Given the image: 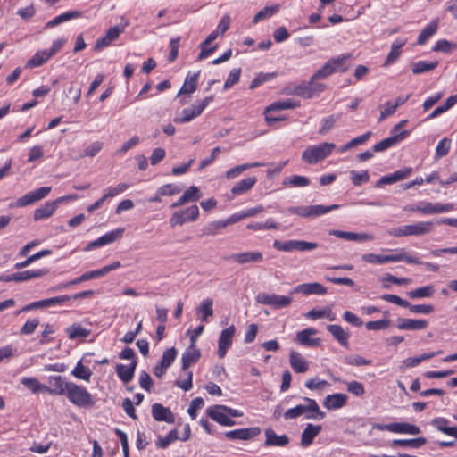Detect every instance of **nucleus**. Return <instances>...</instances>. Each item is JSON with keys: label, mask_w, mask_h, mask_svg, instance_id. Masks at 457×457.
Returning a JSON list of instances; mask_svg holds the SVG:
<instances>
[{"label": "nucleus", "mask_w": 457, "mask_h": 457, "mask_svg": "<svg viewBox=\"0 0 457 457\" xmlns=\"http://www.w3.org/2000/svg\"><path fill=\"white\" fill-rule=\"evenodd\" d=\"M434 293V287L432 286H426L422 287L416 288L407 293L410 298H423V297H430Z\"/></svg>", "instance_id": "nucleus-53"}, {"label": "nucleus", "mask_w": 457, "mask_h": 457, "mask_svg": "<svg viewBox=\"0 0 457 457\" xmlns=\"http://www.w3.org/2000/svg\"><path fill=\"white\" fill-rule=\"evenodd\" d=\"M208 416L222 426H234L236 421L224 411V405H215L207 409Z\"/></svg>", "instance_id": "nucleus-17"}, {"label": "nucleus", "mask_w": 457, "mask_h": 457, "mask_svg": "<svg viewBox=\"0 0 457 457\" xmlns=\"http://www.w3.org/2000/svg\"><path fill=\"white\" fill-rule=\"evenodd\" d=\"M199 217V208L196 204H193L186 209L175 212L170 219V225L171 228L182 226L187 222H193Z\"/></svg>", "instance_id": "nucleus-8"}, {"label": "nucleus", "mask_w": 457, "mask_h": 457, "mask_svg": "<svg viewBox=\"0 0 457 457\" xmlns=\"http://www.w3.org/2000/svg\"><path fill=\"white\" fill-rule=\"evenodd\" d=\"M450 147H451V139H449L447 137H444L443 139H441L436 145L435 158L440 159V158L447 155V154L449 153Z\"/></svg>", "instance_id": "nucleus-56"}, {"label": "nucleus", "mask_w": 457, "mask_h": 457, "mask_svg": "<svg viewBox=\"0 0 457 457\" xmlns=\"http://www.w3.org/2000/svg\"><path fill=\"white\" fill-rule=\"evenodd\" d=\"M391 428L392 433L397 434L418 435L420 433L419 427L405 422L391 423Z\"/></svg>", "instance_id": "nucleus-39"}, {"label": "nucleus", "mask_w": 457, "mask_h": 457, "mask_svg": "<svg viewBox=\"0 0 457 457\" xmlns=\"http://www.w3.org/2000/svg\"><path fill=\"white\" fill-rule=\"evenodd\" d=\"M273 246L275 249L283 252H291L294 250L306 252L316 249L318 247V244L303 240H288L284 242L275 240L273 243Z\"/></svg>", "instance_id": "nucleus-9"}, {"label": "nucleus", "mask_w": 457, "mask_h": 457, "mask_svg": "<svg viewBox=\"0 0 457 457\" xmlns=\"http://www.w3.org/2000/svg\"><path fill=\"white\" fill-rule=\"evenodd\" d=\"M213 300L206 298L203 300L196 308L197 314L202 321L206 322L209 317L213 315Z\"/></svg>", "instance_id": "nucleus-38"}, {"label": "nucleus", "mask_w": 457, "mask_h": 457, "mask_svg": "<svg viewBox=\"0 0 457 457\" xmlns=\"http://www.w3.org/2000/svg\"><path fill=\"white\" fill-rule=\"evenodd\" d=\"M51 192L50 187H42L34 191H30L24 195L23 196L17 199L15 203L10 204L11 207L19 208L25 207L29 204H32L36 202H38L48 195Z\"/></svg>", "instance_id": "nucleus-10"}, {"label": "nucleus", "mask_w": 457, "mask_h": 457, "mask_svg": "<svg viewBox=\"0 0 457 457\" xmlns=\"http://www.w3.org/2000/svg\"><path fill=\"white\" fill-rule=\"evenodd\" d=\"M152 415L157 421H165L170 424L175 422V417L171 411L161 403L152 405Z\"/></svg>", "instance_id": "nucleus-25"}, {"label": "nucleus", "mask_w": 457, "mask_h": 457, "mask_svg": "<svg viewBox=\"0 0 457 457\" xmlns=\"http://www.w3.org/2000/svg\"><path fill=\"white\" fill-rule=\"evenodd\" d=\"M361 260L370 264H385L387 263V256L375 253H365L361 256Z\"/></svg>", "instance_id": "nucleus-58"}, {"label": "nucleus", "mask_w": 457, "mask_h": 457, "mask_svg": "<svg viewBox=\"0 0 457 457\" xmlns=\"http://www.w3.org/2000/svg\"><path fill=\"white\" fill-rule=\"evenodd\" d=\"M200 71L193 73L192 75H187L185 80L184 85L180 88L179 95L180 94H192L197 88V80L199 77Z\"/></svg>", "instance_id": "nucleus-40"}, {"label": "nucleus", "mask_w": 457, "mask_h": 457, "mask_svg": "<svg viewBox=\"0 0 457 457\" xmlns=\"http://www.w3.org/2000/svg\"><path fill=\"white\" fill-rule=\"evenodd\" d=\"M201 197L202 194L199 188L195 186H191L176 202L170 204V208H177L189 202H196Z\"/></svg>", "instance_id": "nucleus-24"}, {"label": "nucleus", "mask_w": 457, "mask_h": 457, "mask_svg": "<svg viewBox=\"0 0 457 457\" xmlns=\"http://www.w3.org/2000/svg\"><path fill=\"white\" fill-rule=\"evenodd\" d=\"M344 361L347 365L357 367L371 364L370 360L365 359L360 355H348L345 357Z\"/></svg>", "instance_id": "nucleus-59"}, {"label": "nucleus", "mask_w": 457, "mask_h": 457, "mask_svg": "<svg viewBox=\"0 0 457 457\" xmlns=\"http://www.w3.org/2000/svg\"><path fill=\"white\" fill-rule=\"evenodd\" d=\"M317 333V330L312 328H305L303 330L299 331L296 334L295 341L302 345L304 346H318L320 344V338H312V336H314Z\"/></svg>", "instance_id": "nucleus-26"}, {"label": "nucleus", "mask_w": 457, "mask_h": 457, "mask_svg": "<svg viewBox=\"0 0 457 457\" xmlns=\"http://www.w3.org/2000/svg\"><path fill=\"white\" fill-rule=\"evenodd\" d=\"M328 289L323 285L318 282L312 283H303L297 285L293 287L290 291V294H303L304 295H325L327 294Z\"/></svg>", "instance_id": "nucleus-16"}, {"label": "nucleus", "mask_w": 457, "mask_h": 457, "mask_svg": "<svg viewBox=\"0 0 457 457\" xmlns=\"http://www.w3.org/2000/svg\"><path fill=\"white\" fill-rule=\"evenodd\" d=\"M227 259L243 265L246 263L261 262L263 260V255L261 252L258 251L244 252L238 253H232Z\"/></svg>", "instance_id": "nucleus-18"}, {"label": "nucleus", "mask_w": 457, "mask_h": 457, "mask_svg": "<svg viewBox=\"0 0 457 457\" xmlns=\"http://www.w3.org/2000/svg\"><path fill=\"white\" fill-rule=\"evenodd\" d=\"M347 395L342 393L328 395L323 400V405L328 410H338L347 402Z\"/></svg>", "instance_id": "nucleus-27"}, {"label": "nucleus", "mask_w": 457, "mask_h": 457, "mask_svg": "<svg viewBox=\"0 0 457 457\" xmlns=\"http://www.w3.org/2000/svg\"><path fill=\"white\" fill-rule=\"evenodd\" d=\"M278 10H279V5L278 4H275V5H272V6H266L263 9H262L261 11H259L254 15L253 21L254 23H256V22H258L259 21H261L262 19L269 18V17L272 16L273 14H275L276 12H278Z\"/></svg>", "instance_id": "nucleus-55"}, {"label": "nucleus", "mask_w": 457, "mask_h": 457, "mask_svg": "<svg viewBox=\"0 0 457 457\" xmlns=\"http://www.w3.org/2000/svg\"><path fill=\"white\" fill-rule=\"evenodd\" d=\"M71 299V297L67 295H58V296H54V297H51V298H47V299H43L42 300L43 308L60 305Z\"/></svg>", "instance_id": "nucleus-60"}, {"label": "nucleus", "mask_w": 457, "mask_h": 457, "mask_svg": "<svg viewBox=\"0 0 457 457\" xmlns=\"http://www.w3.org/2000/svg\"><path fill=\"white\" fill-rule=\"evenodd\" d=\"M261 434L259 427L238 428L235 430L227 431L224 434L225 438L228 440H251Z\"/></svg>", "instance_id": "nucleus-13"}, {"label": "nucleus", "mask_w": 457, "mask_h": 457, "mask_svg": "<svg viewBox=\"0 0 457 457\" xmlns=\"http://www.w3.org/2000/svg\"><path fill=\"white\" fill-rule=\"evenodd\" d=\"M235 332L236 328L234 325H230L229 327L221 331L218 341V356L220 358L222 359L225 357L228 349L232 345Z\"/></svg>", "instance_id": "nucleus-14"}, {"label": "nucleus", "mask_w": 457, "mask_h": 457, "mask_svg": "<svg viewBox=\"0 0 457 457\" xmlns=\"http://www.w3.org/2000/svg\"><path fill=\"white\" fill-rule=\"evenodd\" d=\"M123 30V27L114 26L110 28L103 37L96 40L94 47L95 50L98 51L109 46L112 41L116 40L120 37Z\"/></svg>", "instance_id": "nucleus-21"}, {"label": "nucleus", "mask_w": 457, "mask_h": 457, "mask_svg": "<svg viewBox=\"0 0 457 457\" xmlns=\"http://www.w3.org/2000/svg\"><path fill=\"white\" fill-rule=\"evenodd\" d=\"M201 357L200 350L195 345H189L186 352L182 354V370H187V368L196 362Z\"/></svg>", "instance_id": "nucleus-35"}, {"label": "nucleus", "mask_w": 457, "mask_h": 457, "mask_svg": "<svg viewBox=\"0 0 457 457\" xmlns=\"http://www.w3.org/2000/svg\"><path fill=\"white\" fill-rule=\"evenodd\" d=\"M276 76L275 73H259L250 84V89H254L258 87L260 85L270 80Z\"/></svg>", "instance_id": "nucleus-63"}, {"label": "nucleus", "mask_w": 457, "mask_h": 457, "mask_svg": "<svg viewBox=\"0 0 457 457\" xmlns=\"http://www.w3.org/2000/svg\"><path fill=\"white\" fill-rule=\"evenodd\" d=\"M335 147V144L328 142L308 146L302 154V160L309 164L317 163L327 158Z\"/></svg>", "instance_id": "nucleus-4"}, {"label": "nucleus", "mask_w": 457, "mask_h": 457, "mask_svg": "<svg viewBox=\"0 0 457 457\" xmlns=\"http://www.w3.org/2000/svg\"><path fill=\"white\" fill-rule=\"evenodd\" d=\"M438 29V22L436 21H432L428 23L420 33L417 40L418 45H423L426 41L430 38Z\"/></svg>", "instance_id": "nucleus-42"}, {"label": "nucleus", "mask_w": 457, "mask_h": 457, "mask_svg": "<svg viewBox=\"0 0 457 457\" xmlns=\"http://www.w3.org/2000/svg\"><path fill=\"white\" fill-rule=\"evenodd\" d=\"M327 329L341 345L348 348V339L350 337L348 331H345L341 326L336 324L328 325Z\"/></svg>", "instance_id": "nucleus-33"}, {"label": "nucleus", "mask_w": 457, "mask_h": 457, "mask_svg": "<svg viewBox=\"0 0 457 457\" xmlns=\"http://www.w3.org/2000/svg\"><path fill=\"white\" fill-rule=\"evenodd\" d=\"M213 101V96H209L199 101L196 104L182 111L180 117H175L173 121L178 124L187 123L201 115L207 105Z\"/></svg>", "instance_id": "nucleus-6"}, {"label": "nucleus", "mask_w": 457, "mask_h": 457, "mask_svg": "<svg viewBox=\"0 0 457 457\" xmlns=\"http://www.w3.org/2000/svg\"><path fill=\"white\" fill-rule=\"evenodd\" d=\"M350 174L351 180L354 186H361L362 183H366L370 179V175L367 170H364L361 173L357 172L356 170H352Z\"/></svg>", "instance_id": "nucleus-64"}, {"label": "nucleus", "mask_w": 457, "mask_h": 457, "mask_svg": "<svg viewBox=\"0 0 457 457\" xmlns=\"http://www.w3.org/2000/svg\"><path fill=\"white\" fill-rule=\"evenodd\" d=\"M321 428L320 425L307 424L301 436L302 446L306 447L312 445L313 439L319 435Z\"/></svg>", "instance_id": "nucleus-31"}, {"label": "nucleus", "mask_w": 457, "mask_h": 457, "mask_svg": "<svg viewBox=\"0 0 457 457\" xmlns=\"http://www.w3.org/2000/svg\"><path fill=\"white\" fill-rule=\"evenodd\" d=\"M241 75V69H233L230 71L225 83H224V89L227 90L233 87L234 85L237 84L240 79Z\"/></svg>", "instance_id": "nucleus-62"}, {"label": "nucleus", "mask_w": 457, "mask_h": 457, "mask_svg": "<svg viewBox=\"0 0 457 457\" xmlns=\"http://www.w3.org/2000/svg\"><path fill=\"white\" fill-rule=\"evenodd\" d=\"M58 204L56 200L51 202H46L43 205L37 208L34 211L33 218L35 220H40L44 219H47L55 212L57 209Z\"/></svg>", "instance_id": "nucleus-30"}, {"label": "nucleus", "mask_w": 457, "mask_h": 457, "mask_svg": "<svg viewBox=\"0 0 457 457\" xmlns=\"http://www.w3.org/2000/svg\"><path fill=\"white\" fill-rule=\"evenodd\" d=\"M412 172V168L406 167L402 170H398L392 174L381 177L377 182L376 187H380L384 185H390L395 182L401 181L408 178Z\"/></svg>", "instance_id": "nucleus-20"}, {"label": "nucleus", "mask_w": 457, "mask_h": 457, "mask_svg": "<svg viewBox=\"0 0 457 457\" xmlns=\"http://www.w3.org/2000/svg\"><path fill=\"white\" fill-rule=\"evenodd\" d=\"M298 105V104L290 99L285 101H278L267 106L266 112L294 109Z\"/></svg>", "instance_id": "nucleus-47"}, {"label": "nucleus", "mask_w": 457, "mask_h": 457, "mask_svg": "<svg viewBox=\"0 0 457 457\" xmlns=\"http://www.w3.org/2000/svg\"><path fill=\"white\" fill-rule=\"evenodd\" d=\"M51 56L46 49L38 50L25 64L26 69H34L45 64Z\"/></svg>", "instance_id": "nucleus-36"}, {"label": "nucleus", "mask_w": 457, "mask_h": 457, "mask_svg": "<svg viewBox=\"0 0 457 457\" xmlns=\"http://www.w3.org/2000/svg\"><path fill=\"white\" fill-rule=\"evenodd\" d=\"M80 16V12L77 11H71L64 12L62 14H60L54 18L53 20L47 21L46 23V28H54L61 23L66 22L68 21H71L74 18H78Z\"/></svg>", "instance_id": "nucleus-41"}, {"label": "nucleus", "mask_w": 457, "mask_h": 457, "mask_svg": "<svg viewBox=\"0 0 457 457\" xmlns=\"http://www.w3.org/2000/svg\"><path fill=\"white\" fill-rule=\"evenodd\" d=\"M348 58V55H341L337 58L330 59L312 76V80L325 79L333 74L339 69V67L345 64Z\"/></svg>", "instance_id": "nucleus-11"}, {"label": "nucleus", "mask_w": 457, "mask_h": 457, "mask_svg": "<svg viewBox=\"0 0 457 457\" xmlns=\"http://www.w3.org/2000/svg\"><path fill=\"white\" fill-rule=\"evenodd\" d=\"M256 300L258 303L271 306L276 310L289 307L293 303L291 295H280L277 294L261 293L257 295Z\"/></svg>", "instance_id": "nucleus-7"}, {"label": "nucleus", "mask_w": 457, "mask_h": 457, "mask_svg": "<svg viewBox=\"0 0 457 457\" xmlns=\"http://www.w3.org/2000/svg\"><path fill=\"white\" fill-rule=\"evenodd\" d=\"M339 204H331L328 206L316 204L307 206H291L287 212L302 218H315L324 215L331 211L339 209Z\"/></svg>", "instance_id": "nucleus-5"}, {"label": "nucleus", "mask_w": 457, "mask_h": 457, "mask_svg": "<svg viewBox=\"0 0 457 457\" xmlns=\"http://www.w3.org/2000/svg\"><path fill=\"white\" fill-rule=\"evenodd\" d=\"M179 439L178 432L176 429H172L165 437H158L156 445L162 449L167 448L172 442Z\"/></svg>", "instance_id": "nucleus-57"}, {"label": "nucleus", "mask_w": 457, "mask_h": 457, "mask_svg": "<svg viewBox=\"0 0 457 457\" xmlns=\"http://www.w3.org/2000/svg\"><path fill=\"white\" fill-rule=\"evenodd\" d=\"M137 364V361H133L129 366L123 364L116 365V373L123 383H129V381L132 380L135 374Z\"/></svg>", "instance_id": "nucleus-34"}, {"label": "nucleus", "mask_w": 457, "mask_h": 457, "mask_svg": "<svg viewBox=\"0 0 457 457\" xmlns=\"http://www.w3.org/2000/svg\"><path fill=\"white\" fill-rule=\"evenodd\" d=\"M289 362L292 369L297 373H304L309 369L308 361L302 356L301 353L295 351L290 352Z\"/></svg>", "instance_id": "nucleus-32"}, {"label": "nucleus", "mask_w": 457, "mask_h": 457, "mask_svg": "<svg viewBox=\"0 0 457 457\" xmlns=\"http://www.w3.org/2000/svg\"><path fill=\"white\" fill-rule=\"evenodd\" d=\"M313 81L314 80L311 79L308 83H302L301 85L297 86L294 90V94L305 98L312 97Z\"/></svg>", "instance_id": "nucleus-51"}, {"label": "nucleus", "mask_w": 457, "mask_h": 457, "mask_svg": "<svg viewBox=\"0 0 457 457\" xmlns=\"http://www.w3.org/2000/svg\"><path fill=\"white\" fill-rule=\"evenodd\" d=\"M255 177H248L234 185L231 188V193L234 195H238L248 192L256 183Z\"/></svg>", "instance_id": "nucleus-37"}, {"label": "nucleus", "mask_w": 457, "mask_h": 457, "mask_svg": "<svg viewBox=\"0 0 457 457\" xmlns=\"http://www.w3.org/2000/svg\"><path fill=\"white\" fill-rule=\"evenodd\" d=\"M310 184V180L307 177L304 176H299V175H293L288 178H287L283 185H290L295 187H307Z\"/></svg>", "instance_id": "nucleus-52"}, {"label": "nucleus", "mask_w": 457, "mask_h": 457, "mask_svg": "<svg viewBox=\"0 0 457 457\" xmlns=\"http://www.w3.org/2000/svg\"><path fill=\"white\" fill-rule=\"evenodd\" d=\"M51 253H52V251L49 249H45V250L39 251V252L36 253L35 254L29 256L25 261H23L21 262H17L14 265V267L17 270L26 268L29 265H30L32 262H34L45 256L50 255Z\"/></svg>", "instance_id": "nucleus-48"}, {"label": "nucleus", "mask_w": 457, "mask_h": 457, "mask_svg": "<svg viewBox=\"0 0 457 457\" xmlns=\"http://www.w3.org/2000/svg\"><path fill=\"white\" fill-rule=\"evenodd\" d=\"M434 223L432 221H419L411 225H403L388 231L395 237L423 236L431 232Z\"/></svg>", "instance_id": "nucleus-3"}, {"label": "nucleus", "mask_w": 457, "mask_h": 457, "mask_svg": "<svg viewBox=\"0 0 457 457\" xmlns=\"http://www.w3.org/2000/svg\"><path fill=\"white\" fill-rule=\"evenodd\" d=\"M406 44V39H397L391 46V51L387 55L386 64L394 62L401 54V48Z\"/></svg>", "instance_id": "nucleus-49"}, {"label": "nucleus", "mask_w": 457, "mask_h": 457, "mask_svg": "<svg viewBox=\"0 0 457 457\" xmlns=\"http://www.w3.org/2000/svg\"><path fill=\"white\" fill-rule=\"evenodd\" d=\"M303 400L307 403L306 405L299 404L294 408L288 409L284 413V418L286 420L295 419L304 413L307 419L322 420L325 417V412L320 410L314 399L304 397Z\"/></svg>", "instance_id": "nucleus-1"}, {"label": "nucleus", "mask_w": 457, "mask_h": 457, "mask_svg": "<svg viewBox=\"0 0 457 457\" xmlns=\"http://www.w3.org/2000/svg\"><path fill=\"white\" fill-rule=\"evenodd\" d=\"M177 353L178 352L175 347H170L165 350L162 353L160 363H162V366L169 368L174 361Z\"/></svg>", "instance_id": "nucleus-61"}, {"label": "nucleus", "mask_w": 457, "mask_h": 457, "mask_svg": "<svg viewBox=\"0 0 457 457\" xmlns=\"http://www.w3.org/2000/svg\"><path fill=\"white\" fill-rule=\"evenodd\" d=\"M49 386L46 392L50 395H66L71 382H66L62 376H52L48 378Z\"/></svg>", "instance_id": "nucleus-19"}, {"label": "nucleus", "mask_w": 457, "mask_h": 457, "mask_svg": "<svg viewBox=\"0 0 457 457\" xmlns=\"http://www.w3.org/2000/svg\"><path fill=\"white\" fill-rule=\"evenodd\" d=\"M49 273L48 269H37V270H29L24 271L16 272L11 275H8L4 278H0L1 280L5 282L15 281V282H22L27 281L32 278H40Z\"/></svg>", "instance_id": "nucleus-12"}, {"label": "nucleus", "mask_w": 457, "mask_h": 457, "mask_svg": "<svg viewBox=\"0 0 457 457\" xmlns=\"http://www.w3.org/2000/svg\"><path fill=\"white\" fill-rule=\"evenodd\" d=\"M66 396L71 403L81 408H91L96 403L92 395L85 387L72 382L70 383Z\"/></svg>", "instance_id": "nucleus-2"}, {"label": "nucleus", "mask_w": 457, "mask_h": 457, "mask_svg": "<svg viewBox=\"0 0 457 457\" xmlns=\"http://www.w3.org/2000/svg\"><path fill=\"white\" fill-rule=\"evenodd\" d=\"M386 256H387V262H388L404 261V262H406L407 263H410V264H420V263H422L418 259L408 255L405 253L404 249H403V248L397 250L396 253L386 255Z\"/></svg>", "instance_id": "nucleus-43"}, {"label": "nucleus", "mask_w": 457, "mask_h": 457, "mask_svg": "<svg viewBox=\"0 0 457 457\" xmlns=\"http://www.w3.org/2000/svg\"><path fill=\"white\" fill-rule=\"evenodd\" d=\"M124 233V228H119L117 229H114L112 231H110L99 238L90 242L85 248L86 251H90L92 249L104 246L105 245L112 244L118 240Z\"/></svg>", "instance_id": "nucleus-15"}, {"label": "nucleus", "mask_w": 457, "mask_h": 457, "mask_svg": "<svg viewBox=\"0 0 457 457\" xmlns=\"http://www.w3.org/2000/svg\"><path fill=\"white\" fill-rule=\"evenodd\" d=\"M422 209L421 213L423 214H435V213H443L446 212H450L453 209V204H439V203H429V202H421Z\"/></svg>", "instance_id": "nucleus-29"}, {"label": "nucleus", "mask_w": 457, "mask_h": 457, "mask_svg": "<svg viewBox=\"0 0 457 457\" xmlns=\"http://www.w3.org/2000/svg\"><path fill=\"white\" fill-rule=\"evenodd\" d=\"M21 383L34 394L46 392V386L40 384L36 378L24 377L21 379Z\"/></svg>", "instance_id": "nucleus-45"}, {"label": "nucleus", "mask_w": 457, "mask_h": 457, "mask_svg": "<svg viewBox=\"0 0 457 457\" xmlns=\"http://www.w3.org/2000/svg\"><path fill=\"white\" fill-rule=\"evenodd\" d=\"M438 64L437 61L426 62L423 61H419L412 64V72L414 74H420L423 72H427L434 70Z\"/></svg>", "instance_id": "nucleus-54"}, {"label": "nucleus", "mask_w": 457, "mask_h": 457, "mask_svg": "<svg viewBox=\"0 0 457 457\" xmlns=\"http://www.w3.org/2000/svg\"><path fill=\"white\" fill-rule=\"evenodd\" d=\"M265 446H286L289 444L287 435L278 436L272 428L265 429Z\"/></svg>", "instance_id": "nucleus-28"}, {"label": "nucleus", "mask_w": 457, "mask_h": 457, "mask_svg": "<svg viewBox=\"0 0 457 457\" xmlns=\"http://www.w3.org/2000/svg\"><path fill=\"white\" fill-rule=\"evenodd\" d=\"M71 374L77 378L89 381L92 376V371L89 368L83 365L81 361H79L71 371Z\"/></svg>", "instance_id": "nucleus-50"}, {"label": "nucleus", "mask_w": 457, "mask_h": 457, "mask_svg": "<svg viewBox=\"0 0 457 457\" xmlns=\"http://www.w3.org/2000/svg\"><path fill=\"white\" fill-rule=\"evenodd\" d=\"M428 322L426 320H413L399 318L397 320L396 328L400 330H421L427 328Z\"/></svg>", "instance_id": "nucleus-23"}, {"label": "nucleus", "mask_w": 457, "mask_h": 457, "mask_svg": "<svg viewBox=\"0 0 457 457\" xmlns=\"http://www.w3.org/2000/svg\"><path fill=\"white\" fill-rule=\"evenodd\" d=\"M66 333L68 334V337L72 340L79 337H87L90 334V330L83 328L80 324L74 323L66 328Z\"/></svg>", "instance_id": "nucleus-44"}, {"label": "nucleus", "mask_w": 457, "mask_h": 457, "mask_svg": "<svg viewBox=\"0 0 457 457\" xmlns=\"http://www.w3.org/2000/svg\"><path fill=\"white\" fill-rule=\"evenodd\" d=\"M427 443L425 437H417L412 439H395L392 442L395 446L419 448Z\"/></svg>", "instance_id": "nucleus-46"}, {"label": "nucleus", "mask_w": 457, "mask_h": 457, "mask_svg": "<svg viewBox=\"0 0 457 457\" xmlns=\"http://www.w3.org/2000/svg\"><path fill=\"white\" fill-rule=\"evenodd\" d=\"M409 134L410 132L408 130H402L400 134L393 135L374 145L373 150L374 152L378 153L386 151V149L394 146L395 145L398 144L400 141L404 139L407 136H409Z\"/></svg>", "instance_id": "nucleus-22"}]
</instances>
